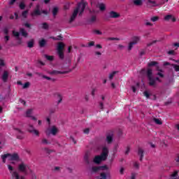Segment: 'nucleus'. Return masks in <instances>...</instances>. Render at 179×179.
Listing matches in <instances>:
<instances>
[{
  "mask_svg": "<svg viewBox=\"0 0 179 179\" xmlns=\"http://www.w3.org/2000/svg\"><path fill=\"white\" fill-rule=\"evenodd\" d=\"M141 41V36H134L131 38V41L129 42V46H128V50L131 51L132 48H134V45H136L138 43Z\"/></svg>",
  "mask_w": 179,
  "mask_h": 179,
  "instance_id": "obj_6",
  "label": "nucleus"
},
{
  "mask_svg": "<svg viewBox=\"0 0 179 179\" xmlns=\"http://www.w3.org/2000/svg\"><path fill=\"white\" fill-rule=\"evenodd\" d=\"M36 75H38V76H42V78H43V79H47V80H51V78H50L47 76H44L41 73H36Z\"/></svg>",
  "mask_w": 179,
  "mask_h": 179,
  "instance_id": "obj_30",
  "label": "nucleus"
},
{
  "mask_svg": "<svg viewBox=\"0 0 179 179\" xmlns=\"http://www.w3.org/2000/svg\"><path fill=\"white\" fill-rule=\"evenodd\" d=\"M148 85L150 86H156V80L153 77H150V78H148Z\"/></svg>",
  "mask_w": 179,
  "mask_h": 179,
  "instance_id": "obj_15",
  "label": "nucleus"
},
{
  "mask_svg": "<svg viewBox=\"0 0 179 179\" xmlns=\"http://www.w3.org/2000/svg\"><path fill=\"white\" fill-rule=\"evenodd\" d=\"M106 142L107 143H113V136L108 135L106 136Z\"/></svg>",
  "mask_w": 179,
  "mask_h": 179,
  "instance_id": "obj_27",
  "label": "nucleus"
},
{
  "mask_svg": "<svg viewBox=\"0 0 179 179\" xmlns=\"http://www.w3.org/2000/svg\"><path fill=\"white\" fill-rule=\"evenodd\" d=\"M8 157L10 158V160H13L15 162H19V160L20 159V157H19L18 153H13V154L7 153L1 155L3 163H6V159H8Z\"/></svg>",
  "mask_w": 179,
  "mask_h": 179,
  "instance_id": "obj_3",
  "label": "nucleus"
},
{
  "mask_svg": "<svg viewBox=\"0 0 179 179\" xmlns=\"http://www.w3.org/2000/svg\"><path fill=\"white\" fill-rule=\"evenodd\" d=\"M27 13H29V10H26L23 11L22 13V17L26 19V17H27Z\"/></svg>",
  "mask_w": 179,
  "mask_h": 179,
  "instance_id": "obj_40",
  "label": "nucleus"
},
{
  "mask_svg": "<svg viewBox=\"0 0 179 179\" xmlns=\"http://www.w3.org/2000/svg\"><path fill=\"white\" fill-rule=\"evenodd\" d=\"M134 167H135V169H139V163H138V162H134Z\"/></svg>",
  "mask_w": 179,
  "mask_h": 179,
  "instance_id": "obj_60",
  "label": "nucleus"
},
{
  "mask_svg": "<svg viewBox=\"0 0 179 179\" xmlns=\"http://www.w3.org/2000/svg\"><path fill=\"white\" fill-rule=\"evenodd\" d=\"M157 20H159V17H157V16H155V17H151V21L152 22H157Z\"/></svg>",
  "mask_w": 179,
  "mask_h": 179,
  "instance_id": "obj_50",
  "label": "nucleus"
},
{
  "mask_svg": "<svg viewBox=\"0 0 179 179\" xmlns=\"http://www.w3.org/2000/svg\"><path fill=\"white\" fill-rule=\"evenodd\" d=\"M107 157H108V148L107 147H103L102 148V152L101 155H96L94 157L93 162L95 164H100L101 162H104V160H107Z\"/></svg>",
  "mask_w": 179,
  "mask_h": 179,
  "instance_id": "obj_2",
  "label": "nucleus"
},
{
  "mask_svg": "<svg viewBox=\"0 0 179 179\" xmlns=\"http://www.w3.org/2000/svg\"><path fill=\"white\" fill-rule=\"evenodd\" d=\"M98 8H99V10L103 12L104 10H106V5L103 3H101L98 5Z\"/></svg>",
  "mask_w": 179,
  "mask_h": 179,
  "instance_id": "obj_25",
  "label": "nucleus"
},
{
  "mask_svg": "<svg viewBox=\"0 0 179 179\" xmlns=\"http://www.w3.org/2000/svg\"><path fill=\"white\" fill-rule=\"evenodd\" d=\"M94 33L96 34L98 36H101V34H103L102 31H100L99 30H97V29H94Z\"/></svg>",
  "mask_w": 179,
  "mask_h": 179,
  "instance_id": "obj_46",
  "label": "nucleus"
},
{
  "mask_svg": "<svg viewBox=\"0 0 179 179\" xmlns=\"http://www.w3.org/2000/svg\"><path fill=\"white\" fill-rule=\"evenodd\" d=\"M31 114H33V109H28L26 111V117H31Z\"/></svg>",
  "mask_w": 179,
  "mask_h": 179,
  "instance_id": "obj_31",
  "label": "nucleus"
},
{
  "mask_svg": "<svg viewBox=\"0 0 179 179\" xmlns=\"http://www.w3.org/2000/svg\"><path fill=\"white\" fill-rule=\"evenodd\" d=\"M106 40H107L108 41H120V38H114V37H109V38H107Z\"/></svg>",
  "mask_w": 179,
  "mask_h": 179,
  "instance_id": "obj_38",
  "label": "nucleus"
},
{
  "mask_svg": "<svg viewBox=\"0 0 179 179\" xmlns=\"http://www.w3.org/2000/svg\"><path fill=\"white\" fill-rule=\"evenodd\" d=\"M143 94L146 99H149V97H150V94L148 91H144Z\"/></svg>",
  "mask_w": 179,
  "mask_h": 179,
  "instance_id": "obj_44",
  "label": "nucleus"
},
{
  "mask_svg": "<svg viewBox=\"0 0 179 179\" xmlns=\"http://www.w3.org/2000/svg\"><path fill=\"white\" fill-rule=\"evenodd\" d=\"M99 107H100L101 110H102V111H103V110H104V103L103 102L100 101Z\"/></svg>",
  "mask_w": 179,
  "mask_h": 179,
  "instance_id": "obj_52",
  "label": "nucleus"
},
{
  "mask_svg": "<svg viewBox=\"0 0 179 179\" xmlns=\"http://www.w3.org/2000/svg\"><path fill=\"white\" fill-rule=\"evenodd\" d=\"M27 46L29 48H33L34 47V41H30L27 43Z\"/></svg>",
  "mask_w": 179,
  "mask_h": 179,
  "instance_id": "obj_36",
  "label": "nucleus"
},
{
  "mask_svg": "<svg viewBox=\"0 0 179 179\" xmlns=\"http://www.w3.org/2000/svg\"><path fill=\"white\" fill-rule=\"evenodd\" d=\"M51 75H65V73H68V71H59L57 70H53L51 71Z\"/></svg>",
  "mask_w": 179,
  "mask_h": 179,
  "instance_id": "obj_14",
  "label": "nucleus"
},
{
  "mask_svg": "<svg viewBox=\"0 0 179 179\" xmlns=\"http://www.w3.org/2000/svg\"><path fill=\"white\" fill-rule=\"evenodd\" d=\"M55 111H57V109H55V108H51V109L50 110V115H51L54 114V113H55Z\"/></svg>",
  "mask_w": 179,
  "mask_h": 179,
  "instance_id": "obj_61",
  "label": "nucleus"
},
{
  "mask_svg": "<svg viewBox=\"0 0 179 179\" xmlns=\"http://www.w3.org/2000/svg\"><path fill=\"white\" fill-rule=\"evenodd\" d=\"M8 78H9V73L6 71H4L1 77L3 82L4 83L8 82Z\"/></svg>",
  "mask_w": 179,
  "mask_h": 179,
  "instance_id": "obj_13",
  "label": "nucleus"
},
{
  "mask_svg": "<svg viewBox=\"0 0 179 179\" xmlns=\"http://www.w3.org/2000/svg\"><path fill=\"white\" fill-rule=\"evenodd\" d=\"M27 131L30 134H34V135H36V136H40V132H38V130H36L34 129V126H33V124H29Z\"/></svg>",
  "mask_w": 179,
  "mask_h": 179,
  "instance_id": "obj_8",
  "label": "nucleus"
},
{
  "mask_svg": "<svg viewBox=\"0 0 179 179\" xmlns=\"http://www.w3.org/2000/svg\"><path fill=\"white\" fill-rule=\"evenodd\" d=\"M153 121L154 122H155V124H157V125H162V124H163V122H162V120L160 119H157L156 117L153 118Z\"/></svg>",
  "mask_w": 179,
  "mask_h": 179,
  "instance_id": "obj_28",
  "label": "nucleus"
},
{
  "mask_svg": "<svg viewBox=\"0 0 179 179\" xmlns=\"http://www.w3.org/2000/svg\"><path fill=\"white\" fill-rule=\"evenodd\" d=\"M20 32L21 33L22 37H27L29 36V34L24 30L23 28L20 29Z\"/></svg>",
  "mask_w": 179,
  "mask_h": 179,
  "instance_id": "obj_22",
  "label": "nucleus"
},
{
  "mask_svg": "<svg viewBox=\"0 0 179 179\" xmlns=\"http://www.w3.org/2000/svg\"><path fill=\"white\" fill-rule=\"evenodd\" d=\"M164 20L166 22H169V20H171V22H176V17L171 15H168L164 17Z\"/></svg>",
  "mask_w": 179,
  "mask_h": 179,
  "instance_id": "obj_17",
  "label": "nucleus"
},
{
  "mask_svg": "<svg viewBox=\"0 0 179 179\" xmlns=\"http://www.w3.org/2000/svg\"><path fill=\"white\" fill-rule=\"evenodd\" d=\"M57 104L62 103V95H61V94H57Z\"/></svg>",
  "mask_w": 179,
  "mask_h": 179,
  "instance_id": "obj_35",
  "label": "nucleus"
},
{
  "mask_svg": "<svg viewBox=\"0 0 179 179\" xmlns=\"http://www.w3.org/2000/svg\"><path fill=\"white\" fill-rule=\"evenodd\" d=\"M173 68H174L176 72H179V65L175 64V65H173Z\"/></svg>",
  "mask_w": 179,
  "mask_h": 179,
  "instance_id": "obj_53",
  "label": "nucleus"
},
{
  "mask_svg": "<svg viewBox=\"0 0 179 179\" xmlns=\"http://www.w3.org/2000/svg\"><path fill=\"white\" fill-rule=\"evenodd\" d=\"M8 169L9 171H10V173H13V166H12L11 165H8Z\"/></svg>",
  "mask_w": 179,
  "mask_h": 179,
  "instance_id": "obj_58",
  "label": "nucleus"
},
{
  "mask_svg": "<svg viewBox=\"0 0 179 179\" xmlns=\"http://www.w3.org/2000/svg\"><path fill=\"white\" fill-rule=\"evenodd\" d=\"M169 55H176V52L174 50H169L168 51Z\"/></svg>",
  "mask_w": 179,
  "mask_h": 179,
  "instance_id": "obj_54",
  "label": "nucleus"
},
{
  "mask_svg": "<svg viewBox=\"0 0 179 179\" xmlns=\"http://www.w3.org/2000/svg\"><path fill=\"white\" fill-rule=\"evenodd\" d=\"M85 9H86V3H79L76 9L73 10V14L69 21V23H73L75 21V19H76V16H78V13H79V16H82L83 12H85Z\"/></svg>",
  "mask_w": 179,
  "mask_h": 179,
  "instance_id": "obj_1",
  "label": "nucleus"
},
{
  "mask_svg": "<svg viewBox=\"0 0 179 179\" xmlns=\"http://www.w3.org/2000/svg\"><path fill=\"white\" fill-rule=\"evenodd\" d=\"M30 86V83L27 82L25 83L23 86H22V89H27L29 88V87Z\"/></svg>",
  "mask_w": 179,
  "mask_h": 179,
  "instance_id": "obj_43",
  "label": "nucleus"
},
{
  "mask_svg": "<svg viewBox=\"0 0 179 179\" xmlns=\"http://www.w3.org/2000/svg\"><path fill=\"white\" fill-rule=\"evenodd\" d=\"M70 8V4L68 3H66L64 6V10H68V9H69Z\"/></svg>",
  "mask_w": 179,
  "mask_h": 179,
  "instance_id": "obj_51",
  "label": "nucleus"
},
{
  "mask_svg": "<svg viewBox=\"0 0 179 179\" xmlns=\"http://www.w3.org/2000/svg\"><path fill=\"white\" fill-rule=\"evenodd\" d=\"M46 135H50V134L53 136L57 135L58 134V129L55 126H52L51 129L48 128L45 131Z\"/></svg>",
  "mask_w": 179,
  "mask_h": 179,
  "instance_id": "obj_7",
  "label": "nucleus"
},
{
  "mask_svg": "<svg viewBox=\"0 0 179 179\" xmlns=\"http://www.w3.org/2000/svg\"><path fill=\"white\" fill-rule=\"evenodd\" d=\"M100 170H101V166H93L92 168V173H99V171H100Z\"/></svg>",
  "mask_w": 179,
  "mask_h": 179,
  "instance_id": "obj_23",
  "label": "nucleus"
},
{
  "mask_svg": "<svg viewBox=\"0 0 179 179\" xmlns=\"http://www.w3.org/2000/svg\"><path fill=\"white\" fill-rule=\"evenodd\" d=\"M155 66H156V71H158V72H163V70L160 69V66H159V64H157Z\"/></svg>",
  "mask_w": 179,
  "mask_h": 179,
  "instance_id": "obj_55",
  "label": "nucleus"
},
{
  "mask_svg": "<svg viewBox=\"0 0 179 179\" xmlns=\"http://www.w3.org/2000/svg\"><path fill=\"white\" fill-rule=\"evenodd\" d=\"M18 170L21 173H24V174H27V170H29L31 173H33V171L30 169V166H29V165L27 164H24L23 162L18 165Z\"/></svg>",
  "mask_w": 179,
  "mask_h": 179,
  "instance_id": "obj_4",
  "label": "nucleus"
},
{
  "mask_svg": "<svg viewBox=\"0 0 179 179\" xmlns=\"http://www.w3.org/2000/svg\"><path fill=\"white\" fill-rule=\"evenodd\" d=\"M15 130L17 131V132L18 134L17 136V139H23V138H24L23 131H22V130H20V129H17V128H15Z\"/></svg>",
  "mask_w": 179,
  "mask_h": 179,
  "instance_id": "obj_16",
  "label": "nucleus"
},
{
  "mask_svg": "<svg viewBox=\"0 0 179 179\" xmlns=\"http://www.w3.org/2000/svg\"><path fill=\"white\" fill-rule=\"evenodd\" d=\"M144 153L145 151H143V149L139 148L138 150V156H140V162H142V160H143V157L145 156Z\"/></svg>",
  "mask_w": 179,
  "mask_h": 179,
  "instance_id": "obj_12",
  "label": "nucleus"
},
{
  "mask_svg": "<svg viewBox=\"0 0 179 179\" xmlns=\"http://www.w3.org/2000/svg\"><path fill=\"white\" fill-rule=\"evenodd\" d=\"M58 10H59L58 7H54L52 8V13L54 17H55V16H57V15H58Z\"/></svg>",
  "mask_w": 179,
  "mask_h": 179,
  "instance_id": "obj_24",
  "label": "nucleus"
},
{
  "mask_svg": "<svg viewBox=\"0 0 179 179\" xmlns=\"http://www.w3.org/2000/svg\"><path fill=\"white\" fill-rule=\"evenodd\" d=\"M3 33L4 34H6V36H8V34H9V29L8 27H5L3 29Z\"/></svg>",
  "mask_w": 179,
  "mask_h": 179,
  "instance_id": "obj_49",
  "label": "nucleus"
},
{
  "mask_svg": "<svg viewBox=\"0 0 179 179\" xmlns=\"http://www.w3.org/2000/svg\"><path fill=\"white\" fill-rule=\"evenodd\" d=\"M38 44L39 47H41V48H43L45 47V45L47 44V41H45V39L44 38H42L41 41H38Z\"/></svg>",
  "mask_w": 179,
  "mask_h": 179,
  "instance_id": "obj_18",
  "label": "nucleus"
},
{
  "mask_svg": "<svg viewBox=\"0 0 179 179\" xmlns=\"http://www.w3.org/2000/svg\"><path fill=\"white\" fill-rule=\"evenodd\" d=\"M120 16H121L120 15V13H118L114 10L109 12V17H110V19H118V17H120Z\"/></svg>",
  "mask_w": 179,
  "mask_h": 179,
  "instance_id": "obj_11",
  "label": "nucleus"
},
{
  "mask_svg": "<svg viewBox=\"0 0 179 179\" xmlns=\"http://www.w3.org/2000/svg\"><path fill=\"white\" fill-rule=\"evenodd\" d=\"M148 66H156L157 65H159V62L152 61V62H150V63H148Z\"/></svg>",
  "mask_w": 179,
  "mask_h": 179,
  "instance_id": "obj_33",
  "label": "nucleus"
},
{
  "mask_svg": "<svg viewBox=\"0 0 179 179\" xmlns=\"http://www.w3.org/2000/svg\"><path fill=\"white\" fill-rule=\"evenodd\" d=\"M19 6H20V9L23 10V9H24V8H26V4H24V3H23V2H21L20 3Z\"/></svg>",
  "mask_w": 179,
  "mask_h": 179,
  "instance_id": "obj_42",
  "label": "nucleus"
},
{
  "mask_svg": "<svg viewBox=\"0 0 179 179\" xmlns=\"http://www.w3.org/2000/svg\"><path fill=\"white\" fill-rule=\"evenodd\" d=\"M49 27L50 26L47 22L42 23V29H43L44 30H48Z\"/></svg>",
  "mask_w": 179,
  "mask_h": 179,
  "instance_id": "obj_32",
  "label": "nucleus"
},
{
  "mask_svg": "<svg viewBox=\"0 0 179 179\" xmlns=\"http://www.w3.org/2000/svg\"><path fill=\"white\" fill-rule=\"evenodd\" d=\"M41 15V10H40V6L38 4L36 6V8L31 13V16H40Z\"/></svg>",
  "mask_w": 179,
  "mask_h": 179,
  "instance_id": "obj_9",
  "label": "nucleus"
},
{
  "mask_svg": "<svg viewBox=\"0 0 179 179\" xmlns=\"http://www.w3.org/2000/svg\"><path fill=\"white\" fill-rule=\"evenodd\" d=\"M117 73H118V71H113L112 72L110 75H109V79L110 80H111L112 79L114 78V76H115V75H117Z\"/></svg>",
  "mask_w": 179,
  "mask_h": 179,
  "instance_id": "obj_34",
  "label": "nucleus"
},
{
  "mask_svg": "<svg viewBox=\"0 0 179 179\" xmlns=\"http://www.w3.org/2000/svg\"><path fill=\"white\" fill-rule=\"evenodd\" d=\"M42 143L43 145H50V143H51L49 142L48 139L43 138V139H42Z\"/></svg>",
  "mask_w": 179,
  "mask_h": 179,
  "instance_id": "obj_41",
  "label": "nucleus"
},
{
  "mask_svg": "<svg viewBox=\"0 0 179 179\" xmlns=\"http://www.w3.org/2000/svg\"><path fill=\"white\" fill-rule=\"evenodd\" d=\"M90 155L88 152H86L84 156V161L85 162L86 164H90V159H89Z\"/></svg>",
  "mask_w": 179,
  "mask_h": 179,
  "instance_id": "obj_20",
  "label": "nucleus"
},
{
  "mask_svg": "<svg viewBox=\"0 0 179 179\" xmlns=\"http://www.w3.org/2000/svg\"><path fill=\"white\" fill-rule=\"evenodd\" d=\"M133 3L136 6H142L143 1L142 0H133Z\"/></svg>",
  "mask_w": 179,
  "mask_h": 179,
  "instance_id": "obj_19",
  "label": "nucleus"
},
{
  "mask_svg": "<svg viewBox=\"0 0 179 179\" xmlns=\"http://www.w3.org/2000/svg\"><path fill=\"white\" fill-rule=\"evenodd\" d=\"M147 78L148 79H149L150 78H153V71L150 69H148L147 70Z\"/></svg>",
  "mask_w": 179,
  "mask_h": 179,
  "instance_id": "obj_21",
  "label": "nucleus"
},
{
  "mask_svg": "<svg viewBox=\"0 0 179 179\" xmlns=\"http://www.w3.org/2000/svg\"><path fill=\"white\" fill-rule=\"evenodd\" d=\"M64 48H65V44L62 42H59L57 45V54L60 59H64L65 55H64Z\"/></svg>",
  "mask_w": 179,
  "mask_h": 179,
  "instance_id": "obj_5",
  "label": "nucleus"
},
{
  "mask_svg": "<svg viewBox=\"0 0 179 179\" xmlns=\"http://www.w3.org/2000/svg\"><path fill=\"white\" fill-rule=\"evenodd\" d=\"M10 174L12 179H24V176H20V175H19V173H17V171H16L10 172Z\"/></svg>",
  "mask_w": 179,
  "mask_h": 179,
  "instance_id": "obj_10",
  "label": "nucleus"
},
{
  "mask_svg": "<svg viewBox=\"0 0 179 179\" xmlns=\"http://www.w3.org/2000/svg\"><path fill=\"white\" fill-rule=\"evenodd\" d=\"M148 3H152L154 6H156V1L155 0H148Z\"/></svg>",
  "mask_w": 179,
  "mask_h": 179,
  "instance_id": "obj_56",
  "label": "nucleus"
},
{
  "mask_svg": "<svg viewBox=\"0 0 179 179\" xmlns=\"http://www.w3.org/2000/svg\"><path fill=\"white\" fill-rule=\"evenodd\" d=\"M43 150H45V152H46V153H48L49 155H50V153H51L52 152V150H50V149H48L47 148H45L43 149Z\"/></svg>",
  "mask_w": 179,
  "mask_h": 179,
  "instance_id": "obj_57",
  "label": "nucleus"
},
{
  "mask_svg": "<svg viewBox=\"0 0 179 179\" xmlns=\"http://www.w3.org/2000/svg\"><path fill=\"white\" fill-rule=\"evenodd\" d=\"M146 54V50H142L141 52H140V55L141 57L145 55Z\"/></svg>",
  "mask_w": 179,
  "mask_h": 179,
  "instance_id": "obj_59",
  "label": "nucleus"
},
{
  "mask_svg": "<svg viewBox=\"0 0 179 179\" xmlns=\"http://www.w3.org/2000/svg\"><path fill=\"white\" fill-rule=\"evenodd\" d=\"M83 132H84V134L87 135V134H89V132H90V129H84Z\"/></svg>",
  "mask_w": 179,
  "mask_h": 179,
  "instance_id": "obj_63",
  "label": "nucleus"
},
{
  "mask_svg": "<svg viewBox=\"0 0 179 179\" xmlns=\"http://www.w3.org/2000/svg\"><path fill=\"white\" fill-rule=\"evenodd\" d=\"M13 34L17 38V40H20V33L16 31H13Z\"/></svg>",
  "mask_w": 179,
  "mask_h": 179,
  "instance_id": "obj_29",
  "label": "nucleus"
},
{
  "mask_svg": "<svg viewBox=\"0 0 179 179\" xmlns=\"http://www.w3.org/2000/svg\"><path fill=\"white\" fill-rule=\"evenodd\" d=\"M130 150H131V148H130L129 146L127 147V150H126V152H125V155H129Z\"/></svg>",
  "mask_w": 179,
  "mask_h": 179,
  "instance_id": "obj_64",
  "label": "nucleus"
},
{
  "mask_svg": "<svg viewBox=\"0 0 179 179\" xmlns=\"http://www.w3.org/2000/svg\"><path fill=\"white\" fill-rule=\"evenodd\" d=\"M157 43V41H152V42L147 44V47H150L151 45H153V44H156Z\"/></svg>",
  "mask_w": 179,
  "mask_h": 179,
  "instance_id": "obj_48",
  "label": "nucleus"
},
{
  "mask_svg": "<svg viewBox=\"0 0 179 179\" xmlns=\"http://www.w3.org/2000/svg\"><path fill=\"white\" fill-rule=\"evenodd\" d=\"M99 179H107V175L106 173H101Z\"/></svg>",
  "mask_w": 179,
  "mask_h": 179,
  "instance_id": "obj_37",
  "label": "nucleus"
},
{
  "mask_svg": "<svg viewBox=\"0 0 179 179\" xmlns=\"http://www.w3.org/2000/svg\"><path fill=\"white\" fill-rule=\"evenodd\" d=\"M16 1H17V0H10L8 1V5L10 6H13V5H15V3L16 2Z\"/></svg>",
  "mask_w": 179,
  "mask_h": 179,
  "instance_id": "obj_45",
  "label": "nucleus"
},
{
  "mask_svg": "<svg viewBox=\"0 0 179 179\" xmlns=\"http://www.w3.org/2000/svg\"><path fill=\"white\" fill-rule=\"evenodd\" d=\"M19 101H20V103H21V104H23L24 106H26V101H24L22 99H20Z\"/></svg>",
  "mask_w": 179,
  "mask_h": 179,
  "instance_id": "obj_62",
  "label": "nucleus"
},
{
  "mask_svg": "<svg viewBox=\"0 0 179 179\" xmlns=\"http://www.w3.org/2000/svg\"><path fill=\"white\" fill-rule=\"evenodd\" d=\"M177 176H178V171H175L172 173L171 177H172V178H175V177H177Z\"/></svg>",
  "mask_w": 179,
  "mask_h": 179,
  "instance_id": "obj_47",
  "label": "nucleus"
},
{
  "mask_svg": "<svg viewBox=\"0 0 179 179\" xmlns=\"http://www.w3.org/2000/svg\"><path fill=\"white\" fill-rule=\"evenodd\" d=\"M97 20V17L96 15H92L90 19L88 20L89 23H94Z\"/></svg>",
  "mask_w": 179,
  "mask_h": 179,
  "instance_id": "obj_26",
  "label": "nucleus"
},
{
  "mask_svg": "<svg viewBox=\"0 0 179 179\" xmlns=\"http://www.w3.org/2000/svg\"><path fill=\"white\" fill-rule=\"evenodd\" d=\"M45 57L46 58V59H48V61H54V57L53 56H50L48 55H45Z\"/></svg>",
  "mask_w": 179,
  "mask_h": 179,
  "instance_id": "obj_39",
  "label": "nucleus"
}]
</instances>
